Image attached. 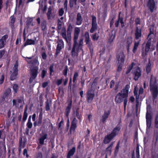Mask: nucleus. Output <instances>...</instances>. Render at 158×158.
<instances>
[{
  "label": "nucleus",
  "mask_w": 158,
  "mask_h": 158,
  "mask_svg": "<svg viewBox=\"0 0 158 158\" xmlns=\"http://www.w3.org/2000/svg\"><path fill=\"white\" fill-rule=\"evenodd\" d=\"M121 123V121L120 120L116 127L111 131V133L107 134L105 136L103 140V142L104 144H107L109 143L118 134L122 127Z\"/></svg>",
  "instance_id": "f257e3e1"
},
{
  "label": "nucleus",
  "mask_w": 158,
  "mask_h": 158,
  "mask_svg": "<svg viewBox=\"0 0 158 158\" xmlns=\"http://www.w3.org/2000/svg\"><path fill=\"white\" fill-rule=\"evenodd\" d=\"M80 32L79 28L76 27L75 28L74 32V36L73 38V48L71 52V54L73 58L77 57L78 55L79 47L77 48V52L75 51L76 47L78 46V43L77 42L79 35Z\"/></svg>",
  "instance_id": "f03ea898"
},
{
  "label": "nucleus",
  "mask_w": 158,
  "mask_h": 158,
  "mask_svg": "<svg viewBox=\"0 0 158 158\" xmlns=\"http://www.w3.org/2000/svg\"><path fill=\"white\" fill-rule=\"evenodd\" d=\"M150 90L151 93L152 99H156L158 95V85L156 80H152L151 78L150 83Z\"/></svg>",
  "instance_id": "7ed1b4c3"
},
{
  "label": "nucleus",
  "mask_w": 158,
  "mask_h": 158,
  "mask_svg": "<svg viewBox=\"0 0 158 158\" xmlns=\"http://www.w3.org/2000/svg\"><path fill=\"white\" fill-rule=\"evenodd\" d=\"M130 87V86L128 84L126 85L125 87L122 89L120 92L126 97V98L124 99L123 101L124 107L125 110L126 109L127 105V103L128 101L127 98L128 96V92Z\"/></svg>",
  "instance_id": "20e7f679"
},
{
  "label": "nucleus",
  "mask_w": 158,
  "mask_h": 158,
  "mask_svg": "<svg viewBox=\"0 0 158 158\" xmlns=\"http://www.w3.org/2000/svg\"><path fill=\"white\" fill-rule=\"evenodd\" d=\"M71 123L69 131V133L71 134H74L76 131V129L77 127L78 121L76 117H73L72 119L71 118Z\"/></svg>",
  "instance_id": "39448f33"
},
{
  "label": "nucleus",
  "mask_w": 158,
  "mask_h": 158,
  "mask_svg": "<svg viewBox=\"0 0 158 158\" xmlns=\"http://www.w3.org/2000/svg\"><path fill=\"white\" fill-rule=\"evenodd\" d=\"M38 73V67L37 66L34 67L31 70V77L29 80L30 83H31L33 80L37 77Z\"/></svg>",
  "instance_id": "423d86ee"
},
{
  "label": "nucleus",
  "mask_w": 158,
  "mask_h": 158,
  "mask_svg": "<svg viewBox=\"0 0 158 158\" xmlns=\"http://www.w3.org/2000/svg\"><path fill=\"white\" fill-rule=\"evenodd\" d=\"M18 61H17L13 67V71L10 76V80L14 81L16 80L17 78V77L18 73Z\"/></svg>",
  "instance_id": "0eeeda50"
},
{
  "label": "nucleus",
  "mask_w": 158,
  "mask_h": 158,
  "mask_svg": "<svg viewBox=\"0 0 158 158\" xmlns=\"http://www.w3.org/2000/svg\"><path fill=\"white\" fill-rule=\"evenodd\" d=\"M92 26L90 30V32L91 33H94V31L97 30L98 27L96 21V17L94 15H92Z\"/></svg>",
  "instance_id": "6e6552de"
},
{
  "label": "nucleus",
  "mask_w": 158,
  "mask_h": 158,
  "mask_svg": "<svg viewBox=\"0 0 158 158\" xmlns=\"http://www.w3.org/2000/svg\"><path fill=\"white\" fill-rule=\"evenodd\" d=\"M141 69L138 67L132 70V73L134 76V79L136 81L138 80L139 78L141 76Z\"/></svg>",
  "instance_id": "1a4fd4ad"
},
{
  "label": "nucleus",
  "mask_w": 158,
  "mask_h": 158,
  "mask_svg": "<svg viewBox=\"0 0 158 158\" xmlns=\"http://www.w3.org/2000/svg\"><path fill=\"white\" fill-rule=\"evenodd\" d=\"M94 96L95 94L94 91L91 90H88L86 94V100L87 102L89 103H91Z\"/></svg>",
  "instance_id": "9d476101"
},
{
  "label": "nucleus",
  "mask_w": 158,
  "mask_h": 158,
  "mask_svg": "<svg viewBox=\"0 0 158 158\" xmlns=\"http://www.w3.org/2000/svg\"><path fill=\"white\" fill-rule=\"evenodd\" d=\"M64 45L63 41L61 40H59L57 45L56 52L55 54L56 56L59 54L61 50L64 48Z\"/></svg>",
  "instance_id": "9b49d317"
},
{
  "label": "nucleus",
  "mask_w": 158,
  "mask_h": 158,
  "mask_svg": "<svg viewBox=\"0 0 158 158\" xmlns=\"http://www.w3.org/2000/svg\"><path fill=\"white\" fill-rule=\"evenodd\" d=\"M126 97L124 96L121 93H118L115 96L114 101L116 103H120L124 101L123 99Z\"/></svg>",
  "instance_id": "f8f14e48"
},
{
  "label": "nucleus",
  "mask_w": 158,
  "mask_h": 158,
  "mask_svg": "<svg viewBox=\"0 0 158 158\" xmlns=\"http://www.w3.org/2000/svg\"><path fill=\"white\" fill-rule=\"evenodd\" d=\"M27 142V139L26 136L23 137H23H20L19 139V150H21L22 148H23L26 145V143Z\"/></svg>",
  "instance_id": "ddd939ff"
},
{
  "label": "nucleus",
  "mask_w": 158,
  "mask_h": 158,
  "mask_svg": "<svg viewBox=\"0 0 158 158\" xmlns=\"http://www.w3.org/2000/svg\"><path fill=\"white\" fill-rule=\"evenodd\" d=\"M147 5L151 13H152L155 9H156L154 0H148Z\"/></svg>",
  "instance_id": "4468645a"
},
{
  "label": "nucleus",
  "mask_w": 158,
  "mask_h": 158,
  "mask_svg": "<svg viewBox=\"0 0 158 158\" xmlns=\"http://www.w3.org/2000/svg\"><path fill=\"white\" fill-rule=\"evenodd\" d=\"M116 58L117 60L118 61V63H119L120 61V63H124L125 56L123 52H121L118 53Z\"/></svg>",
  "instance_id": "2eb2a0df"
},
{
  "label": "nucleus",
  "mask_w": 158,
  "mask_h": 158,
  "mask_svg": "<svg viewBox=\"0 0 158 158\" xmlns=\"http://www.w3.org/2000/svg\"><path fill=\"white\" fill-rule=\"evenodd\" d=\"M8 36L6 34L2 36L0 39V49L4 48L6 43V40L8 39Z\"/></svg>",
  "instance_id": "dca6fc26"
},
{
  "label": "nucleus",
  "mask_w": 158,
  "mask_h": 158,
  "mask_svg": "<svg viewBox=\"0 0 158 158\" xmlns=\"http://www.w3.org/2000/svg\"><path fill=\"white\" fill-rule=\"evenodd\" d=\"M142 29V27L141 28H139V27L138 26L136 27L135 33V39L138 40L141 37Z\"/></svg>",
  "instance_id": "f3484780"
},
{
  "label": "nucleus",
  "mask_w": 158,
  "mask_h": 158,
  "mask_svg": "<svg viewBox=\"0 0 158 158\" xmlns=\"http://www.w3.org/2000/svg\"><path fill=\"white\" fill-rule=\"evenodd\" d=\"M47 134L46 133H42L40 135V137L39 138L38 140L40 144L41 145L44 144V140L47 139Z\"/></svg>",
  "instance_id": "a211bd4d"
},
{
  "label": "nucleus",
  "mask_w": 158,
  "mask_h": 158,
  "mask_svg": "<svg viewBox=\"0 0 158 158\" xmlns=\"http://www.w3.org/2000/svg\"><path fill=\"white\" fill-rule=\"evenodd\" d=\"M110 110L104 111V114L102 116L101 119V121L102 123H104L106 122L107 119L110 114Z\"/></svg>",
  "instance_id": "6ab92c4d"
},
{
  "label": "nucleus",
  "mask_w": 158,
  "mask_h": 158,
  "mask_svg": "<svg viewBox=\"0 0 158 158\" xmlns=\"http://www.w3.org/2000/svg\"><path fill=\"white\" fill-rule=\"evenodd\" d=\"M132 42V38L131 36L128 37L126 40V48L128 52L129 51L130 47Z\"/></svg>",
  "instance_id": "aec40b11"
},
{
  "label": "nucleus",
  "mask_w": 158,
  "mask_h": 158,
  "mask_svg": "<svg viewBox=\"0 0 158 158\" xmlns=\"http://www.w3.org/2000/svg\"><path fill=\"white\" fill-rule=\"evenodd\" d=\"M10 21L9 24L11 28L13 29L15 28V23L16 22V18L13 15L10 17Z\"/></svg>",
  "instance_id": "412c9836"
},
{
  "label": "nucleus",
  "mask_w": 158,
  "mask_h": 158,
  "mask_svg": "<svg viewBox=\"0 0 158 158\" xmlns=\"http://www.w3.org/2000/svg\"><path fill=\"white\" fill-rule=\"evenodd\" d=\"M72 104V101L70 100L68 103L67 107L65 109V114L66 116L68 118L69 113H70Z\"/></svg>",
  "instance_id": "4be33fe9"
},
{
  "label": "nucleus",
  "mask_w": 158,
  "mask_h": 158,
  "mask_svg": "<svg viewBox=\"0 0 158 158\" xmlns=\"http://www.w3.org/2000/svg\"><path fill=\"white\" fill-rule=\"evenodd\" d=\"M148 40L146 44L145 48V51L148 52L149 49L150 48V47L151 44V40L152 39V37H150L149 38H148Z\"/></svg>",
  "instance_id": "5701e85b"
},
{
  "label": "nucleus",
  "mask_w": 158,
  "mask_h": 158,
  "mask_svg": "<svg viewBox=\"0 0 158 158\" xmlns=\"http://www.w3.org/2000/svg\"><path fill=\"white\" fill-rule=\"evenodd\" d=\"M76 152V148L75 147H73L68 152L66 158H71V157L73 156Z\"/></svg>",
  "instance_id": "b1692460"
},
{
  "label": "nucleus",
  "mask_w": 158,
  "mask_h": 158,
  "mask_svg": "<svg viewBox=\"0 0 158 158\" xmlns=\"http://www.w3.org/2000/svg\"><path fill=\"white\" fill-rule=\"evenodd\" d=\"M35 44V40L31 39H27L26 42L22 46L23 48L26 47L28 45H34Z\"/></svg>",
  "instance_id": "393cba45"
},
{
  "label": "nucleus",
  "mask_w": 158,
  "mask_h": 158,
  "mask_svg": "<svg viewBox=\"0 0 158 158\" xmlns=\"http://www.w3.org/2000/svg\"><path fill=\"white\" fill-rule=\"evenodd\" d=\"M76 20V25H79L81 24L82 21V18L81 14L80 13H78L77 15Z\"/></svg>",
  "instance_id": "a878e982"
},
{
  "label": "nucleus",
  "mask_w": 158,
  "mask_h": 158,
  "mask_svg": "<svg viewBox=\"0 0 158 158\" xmlns=\"http://www.w3.org/2000/svg\"><path fill=\"white\" fill-rule=\"evenodd\" d=\"M134 94L135 96H136V103L135 105V110L136 111H137L138 110V105H139V101L138 99L139 98V95L137 96L138 91L136 90H135L134 92Z\"/></svg>",
  "instance_id": "bb28decb"
},
{
  "label": "nucleus",
  "mask_w": 158,
  "mask_h": 158,
  "mask_svg": "<svg viewBox=\"0 0 158 158\" xmlns=\"http://www.w3.org/2000/svg\"><path fill=\"white\" fill-rule=\"evenodd\" d=\"M151 64L149 59L148 63L147 64L146 66V72L147 74H148L151 71L152 67Z\"/></svg>",
  "instance_id": "cd10ccee"
},
{
  "label": "nucleus",
  "mask_w": 158,
  "mask_h": 158,
  "mask_svg": "<svg viewBox=\"0 0 158 158\" xmlns=\"http://www.w3.org/2000/svg\"><path fill=\"white\" fill-rule=\"evenodd\" d=\"M151 158H158L157 149L155 148L152 150L151 153Z\"/></svg>",
  "instance_id": "c85d7f7f"
},
{
  "label": "nucleus",
  "mask_w": 158,
  "mask_h": 158,
  "mask_svg": "<svg viewBox=\"0 0 158 158\" xmlns=\"http://www.w3.org/2000/svg\"><path fill=\"white\" fill-rule=\"evenodd\" d=\"M43 113L42 112V110H41V111H40V114L39 115L38 117V120L37 122L38 125H40L42 123L43 119Z\"/></svg>",
  "instance_id": "c756f323"
},
{
  "label": "nucleus",
  "mask_w": 158,
  "mask_h": 158,
  "mask_svg": "<svg viewBox=\"0 0 158 158\" xmlns=\"http://www.w3.org/2000/svg\"><path fill=\"white\" fill-rule=\"evenodd\" d=\"M140 40L137 42H135L134 43V46L132 49V52L134 53H135L136 52L138 48V46L140 43Z\"/></svg>",
  "instance_id": "7c9ffc66"
},
{
  "label": "nucleus",
  "mask_w": 158,
  "mask_h": 158,
  "mask_svg": "<svg viewBox=\"0 0 158 158\" xmlns=\"http://www.w3.org/2000/svg\"><path fill=\"white\" fill-rule=\"evenodd\" d=\"M113 145V142H112L110 143V145L106 149V152L109 153L110 155L111 154Z\"/></svg>",
  "instance_id": "2f4dec72"
},
{
  "label": "nucleus",
  "mask_w": 158,
  "mask_h": 158,
  "mask_svg": "<svg viewBox=\"0 0 158 158\" xmlns=\"http://www.w3.org/2000/svg\"><path fill=\"white\" fill-rule=\"evenodd\" d=\"M52 10L51 8H48V11L47 13V16L48 19V20L52 19V18H53V17L52 16Z\"/></svg>",
  "instance_id": "473e14b6"
},
{
  "label": "nucleus",
  "mask_w": 158,
  "mask_h": 158,
  "mask_svg": "<svg viewBox=\"0 0 158 158\" xmlns=\"http://www.w3.org/2000/svg\"><path fill=\"white\" fill-rule=\"evenodd\" d=\"M41 25L42 31H44L47 29V23L45 20H44L42 21Z\"/></svg>",
  "instance_id": "72a5a7b5"
},
{
  "label": "nucleus",
  "mask_w": 158,
  "mask_h": 158,
  "mask_svg": "<svg viewBox=\"0 0 158 158\" xmlns=\"http://www.w3.org/2000/svg\"><path fill=\"white\" fill-rule=\"evenodd\" d=\"M19 88V86L18 84H14L12 85V89L14 90V94H16L17 93L18 89Z\"/></svg>",
  "instance_id": "f704fd0d"
},
{
  "label": "nucleus",
  "mask_w": 158,
  "mask_h": 158,
  "mask_svg": "<svg viewBox=\"0 0 158 158\" xmlns=\"http://www.w3.org/2000/svg\"><path fill=\"white\" fill-rule=\"evenodd\" d=\"M76 117L78 119L80 122H81V114L80 113L79 111V108H77L76 110Z\"/></svg>",
  "instance_id": "c9c22d12"
},
{
  "label": "nucleus",
  "mask_w": 158,
  "mask_h": 158,
  "mask_svg": "<svg viewBox=\"0 0 158 158\" xmlns=\"http://www.w3.org/2000/svg\"><path fill=\"white\" fill-rule=\"evenodd\" d=\"M135 64L134 63L132 62L131 64L129 65L127 68V70L126 72V74H127L129 73L133 68V66Z\"/></svg>",
  "instance_id": "e433bc0d"
},
{
  "label": "nucleus",
  "mask_w": 158,
  "mask_h": 158,
  "mask_svg": "<svg viewBox=\"0 0 158 158\" xmlns=\"http://www.w3.org/2000/svg\"><path fill=\"white\" fill-rule=\"evenodd\" d=\"M91 37L93 41L97 40L99 38V36L97 35V32H95L94 34L91 35Z\"/></svg>",
  "instance_id": "4c0bfd02"
},
{
  "label": "nucleus",
  "mask_w": 158,
  "mask_h": 158,
  "mask_svg": "<svg viewBox=\"0 0 158 158\" xmlns=\"http://www.w3.org/2000/svg\"><path fill=\"white\" fill-rule=\"evenodd\" d=\"M149 33L148 36V38H149L150 37H152L151 35L152 34L154 35V29L153 26L149 28Z\"/></svg>",
  "instance_id": "58836bf2"
},
{
  "label": "nucleus",
  "mask_w": 158,
  "mask_h": 158,
  "mask_svg": "<svg viewBox=\"0 0 158 158\" xmlns=\"http://www.w3.org/2000/svg\"><path fill=\"white\" fill-rule=\"evenodd\" d=\"M73 30V27L71 23L69 24L67 29V34H71Z\"/></svg>",
  "instance_id": "ea45409f"
},
{
  "label": "nucleus",
  "mask_w": 158,
  "mask_h": 158,
  "mask_svg": "<svg viewBox=\"0 0 158 158\" xmlns=\"http://www.w3.org/2000/svg\"><path fill=\"white\" fill-rule=\"evenodd\" d=\"M124 63H118V66L117 69V71L118 72H120L121 71L122 69V66Z\"/></svg>",
  "instance_id": "a19ab883"
},
{
  "label": "nucleus",
  "mask_w": 158,
  "mask_h": 158,
  "mask_svg": "<svg viewBox=\"0 0 158 158\" xmlns=\"http://www.w3.org/2000/svg\"><path fill=\"white\" fill-rule=\"evenodd\" d=\"M154 126L156 128H158V114L155 116L154 121Z\"/></svg>",
  "instance_id": "79ce46f5"
},
{
  "label": "nucleus",
  "mask_w": 158,
  "mask_h": 158,
  "mask_svg": "<svg viewBox=\"0 0 158 158\" xmlns=\"http://www.w3.org/2000/svg\"><path fill=\"white\" fill-rule=\"evenodd\" d=\"M54 63H52L51 64V65L49 67V74L51 76L52 75V73L54 72Z\"/></svg>",
  "instance_id": "37998d69"
},
{
  "label": "nucleus",
  "mask_w": 158,
  "mask_h": 158,
  "mask_svg": "<svg viewBox=\"0 0 158 158\" xmlns=\"http://www.w3.org/2000/svg\"><path fill=\"white\" fill-rule=\"evenodd\" d=\"M77 0H70L69 2L70 7H73L74 5H76Z\"/></svg>",
  "instance_id": "c03bdc74"
},
{
  "label": "nucleus",
  "mask_w": 158,
  "mask_h": 158,
  "mask_svg": "<svg viewBox=\"0 0 158 158\" xmlns=\"http://www.w3.org/2000/svg\"><path fill=\"white\" fill-rule=\"evenodd\" d=\"M79 74L78 72H75L74 73L73 79V83H74L75 82V81L77 80V78Z\"/></svg>",
  "instance_id": "a18cd8bd"
},
{
  "label": "nucleus",
  "mask_w": 158,
  "mask_h": 158,
  "mask_svg": "<svg viewBox=\"0 0 158 158\" xmlns=\"http://www.w3.org/2000/svg\"><path fill=\"white\" fill-rule=\"evenodd\" d=\"M98 77H95L93 81V82L91 85V87H96L97 85L98 81Z\"/></svg>",
  "instance_id": "49530a36"
},
{
  "label": "nucleus",
  "mask_w": 158,
  "mask_h": 158,
  "mask_svg": "<svg viewBox=\"0 0 158 158\" xmlns=\"http://www.w3.org/2000/svg\"><path fill=\"white\" fill-rule=\"evenodd\" d=\"M152 121L150 119L148 120L147 119L146 121L147 129H149L151 126Z\"/></svg>",
  "instance_id": "de8ad7c7"
},
{
  "label": "nucleus",
  "mask_w": 158,
  "mask_h": 158,
  "mask_svg": "<svg viewBox=\"0 0 158 158\" xmlns=\"http://www.w3.org/2000/svg\"><path fill=\"white\" fill-rule=\"evenodd\" d=\"M121 12H120L118 14V19L116 21L114 25L116 27H118L119 23L120 22V15Z\"/></svg>",
  "instance_id": "09e8293b"
},
{
  "label": "nucleus",
  "mask_w": 158,
  "mask_h": 158,
  "mask_svg": "<svg viewBox=\"0 0 158 158\" xmlns=\"http://www.w3.org/2000/svg\"><path fill=\"white\" fill-rule=\"evenodd\" d=\"M45 110L46 111H48L50 110V108L49 105V101L48 99H47L45 102Z\"/></svg>",
  "instance_id": "8fccbe9b"
},
{
  "label": "nucleus",
  "mask_w": 158,
  "mask_h": 158,
  "mask_svg": "<svg viewBox=\"0 0 158 158\" xmlns=\"http://www.w3.org/2000/svg\"><path fill=\"white\" fill-rule=\"evenodd\" d=\"M11 90L10 88H8L5 90L3 94L8 96L10 94L11 92Z\"/></svg>",
  "instance_id": "3c124183"
},
{
  "label": "nucleus",
  "mask_w": 158,
  "mask_h": 158,
  "mask_svg": "<svg viewBox=\"0 0 158 158\" xmlns=\"http://www.w3.org/2000/svg\"><path fill=\"white\" fill-rule=\"evenodd\" d=\"M135 24L136 26L140 25L141 23L140 19L139 17H137L135 19Z\"/></svg>",
  "instance_id": "603ef678"
},
{
  "label": "nucleus",
  "mask_w": 158,
  "mask_h": 158,
  "mask_svg": "<svg viewBox=\"0 0 158 158\" xmlns=\"http://www.w3.org/2000/svg\"><path fill=\"white\" fill-rule=\"evenodd\" d=\"M69 69L67 66H66L64 70L63 71V74L65 77L67 76L68 71Z\"/></svg>",
  "instance_id": "864d4df0"
},
{
  "label": "nucleus",
  "mask_w": 158,
  "mask_h": 158,
  "mask_svg": "<svg viewBox=\"0 0 158 158\" xmlns=\"http://www.w3.org/2000/svg\"><path fill=\"white\" fill-rule=\"evenodd\" d=\"M120 23H121V27L123 28L125 26V23L123 22V18L122 17H120Z\"/></svg>",
  "instance_id": "5fc2aeb1"
},
{
  "label": "nucleus",
  "mask_w": 158,
  "mask_h": 158,
  "mask_svg": "<svg viewBox=\"0 0 158 158\" xmlns=\"http://www.w3.org/2000/svg\"><path fill=\"white\" fill-rule=\"evenodd\" d=\"M47 73V71L46 70L43 69L42 70V72L41 73L40 75L41 76L42 79H44L45 76Z\"/></svg>",
  "instance_id": "6e6d98bb"
},
{
  "label": "nucleus",
  "mask_w": 158,
  "mask_h": 158,
  "mask_svg": "<svg viewBox=\"0 0 158 158\" xmlns=\"http://www.w3.org/2000/svg\"><path fill=\"white\" fill-rule=\"evenodd\" d=\"M6 52V51L5 49L0 50V59L2 58L3 56L5 54Z\"/></svg>",
  "instance_id": "4d7b16f0"
},
{
  "label": "nucleus",
  "mask_w": 158,
  "mask_h": 158,
  "mask_svg": "<svg viewBox=\"0 0 158 158\" xmlns=\"http://www.w3.org/2000/svg\"><path fill=\"white\" fill-rule=\"evenodd\" d=\"M62 24V22L60 19H58L57 23V29L58 30H60L61 29Z\"/></svg>",
  "instance_id": "13d9d810"
},
{
  "label": "nucleus",
  "mask_w": 158,
  "mask_h": 158,
  "mask_svg": "<svg viewBox=\"0 0 158 158\" xmlns=\"http://www.w3.org/2000/svg\"><path fill=\"white\" fill-rule=\"evenodd\" d=\"M61 35L62 37L64 38L66 42L68 43V40L65 31L61 33Z\"/></svg>",
  "instance_id": "bf43d9fd"
},
{
  "label": "nucleus",
  "mask_w": 158,
  "mask_h": 158,
  "mask_svg": "<svg viewBox=\"0 0 158 158\" xmlns=\"http://www.w3.org/2000/svg\"><path fill=\"white\" fill-rule=\"evenodd\" d=\"M119 143L118 142L117 145L116 146L115 148V150H114V153L117 154L118 153L119 150Z\"/></svg>",
  "instance_id": "052dcab7"
},
{
  "label": "nucleus",
  "mask_w": 158,
  "mask_h": 158,
  "mask_svg": "<svg viewBox=\"0 0 158 158\" xmlns=\"http://www.w3.org/2000/svg\"><path fill=\"white\" fill-rule=\"evenodd\" d=\"M136 154L137 157H138L139 156V148L138 144L136 147Z\"/></svg>",
  "instance_id": "680f3d73"
},
{
  "label": "nucleus",
  "mask_w": 158,
  "mask_h": 158,
  "mask_svg": "<svg viewBox=\"0 0 158 158\" xmlns=\"http://www.w3.org/2000/svg\"><path fill=\"white\" fill-rule=\"evenodd\" d=\"M115 37V35L112 34V35L110 36V39H109V42L111 43L112 42L114 39Z\"/></svg>",
  "instance_id": "e2e57ef3"
},
{
  "label": "nucleus",
  "mask_w": 158,
  "mask_h": 158,
  "mask_svg": "<svg viewBox=\"0 0 158 158\" xmlns=\"http://www.w3.org/2000/svg\"><path fill=\"white\" fill-rule=\"evenodd\" d=\"M28 116V114L27 113H24L23 115V122H25Z\"/></svg>",
  "instance_id": "0e129e2a"
},
{
  "label": "nucleus",
  "mask_w": 158,
  "mask_h": 158,
  "mask_svg": "<svg viewBox=\"0 0 158 158\" xmlns=\"http://www.w3.org/2000/svg\"><path fill=\"white\" fill-rule=\"evenodd\" d=\"M5 77L3 74L1 75L0 77V84L1 85L4 82Z\"/></svg>",
  "instance_id": "69168bd1"
},
{
  "label": "nucleus",
  "mask_w": 158,
  "mask_h": 158,
  "mask_svg": "<svg viewBox=\"0 0 158 158\" xmlns=\"http://www.w3.org/2000/svg\"><path fill=\"white\" fill-rule=\"evenodd\" d=\"M59 15L60 16H62L64 13V10L62 8L59 9Z\"/></svg>",
  "instance_id": "338daca9"
},
{
  "label": "nucleus",
  "mask_w": 158,
  "mask_h": 158,
  "mask_svg": "<svg viewBox=\"0 0 158 158\" xmlns=\"http://www.w3.org/2000/svg\"><path fill=\"white\" fill-rule=\"evenodd\" d=\"M27 126L28 128H31L32 126V123L31 122H27Z\"/></svg>",
  "instance_id": "774afa93"
}]
</instances>
